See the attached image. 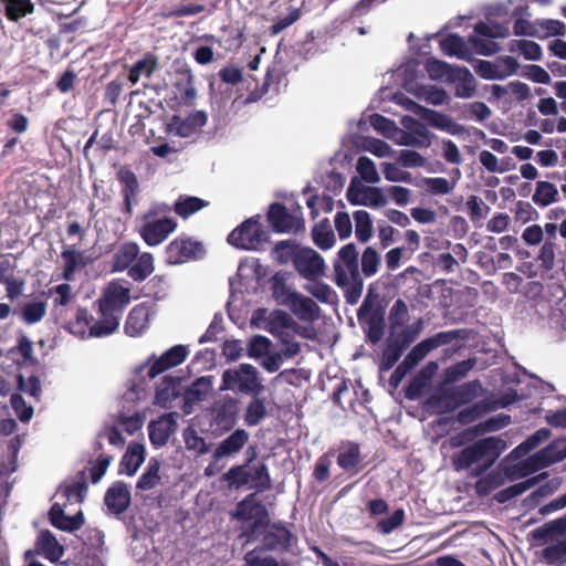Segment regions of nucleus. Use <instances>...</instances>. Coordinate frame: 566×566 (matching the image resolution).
I'll return each instance as SVG.
<instances>
[{
	"instance_id": "nucleus-1",
	"label": "nucleus",
	"mask_w": 566,
	"mask_h": 566,
	"mask_svg": "<svg viewBox=\"0 0 566 566\" xmlns=\"http://www.w3.org/2000/svg\"><path fill=\"white\" fill-rule=\"evenodd\" d=\"M155 270L154 256L150 252H139L135 242L120 244L113 254L112 271H127V275L135 282L145 281Z\"/></svg>"
},
{
	"instance_id": "nucleus-2",
	"label": "nucleus",
	"mask_w": 566,
	"mask_h": 566,
	"mask_svg": "<svg viewBox=\"0 0 566 566\" xmlns=\"http://www.w3.org/2000/svg\"><path fill=\"white\" fill-rule=\"evenodd\" d=\"M504 447V441L497 437L480 439L462 449L454 458L453 464L457 470H467L474 463L485 461V464L475 473L481 474L495 462Z\"/></svg>"
},
{
	"instance_id": "nucleus-3",
	"label": "nucleus",
	"mask_w": 566,
	"mask_h": 566,
	"mask_svg": "<svg viewBox=\"0 0 566 566\" xmlns=\"http://www.w3.org/2000/svg\"><path fill=\"white\" fill-rule=\"evenodd\" d=\"M221 390H232L249 396H260L264 386L259 370L250 364L226 369L222 374Z\"/></svg>"
},
{
	"instance_id": "nucleus-4",
	"label": "nucleus",
	"mask_w": 566,
	"mask_h": 566,
	"mask_svg": "<svg viewBox=\"0 0 566 566\" xmlns=\"http://www.w3.org/2000/svg\"><path fill=\"white\" fill-rule=\"evenodd\" d=\"M357 318L371 344L381 340L385 332V310L378 304V295L371 289L357 311Z\"/></svg>"
},
{
	"instance_id": "nucleus-5",
	"label": "nucleus",
	"mask_w": 566,
	"mask_h": 566,
	"mask_svg": "<svg viewBox=\"0 0 566 566\" xmlns=\"http://www.w3.org/2000/svg\"><path fill=\"white\" fill-rule=\"evenodd\" d=\"M260 214L244 220L228 235V243L241 250H258L268 241L269 235L260 222Z\"/></svg>"
},
{
	"instance_id": "nucleus-6",
	"label": "nucleus",
	"mask_w": 566,
	"mask_h": 566,
	"mask_svg": "<svg viewBox=\"0 0 566 566\" xmlns=\"http://www.w3.org/2000/svg\"><path fill=\"white\" fill-rule=\"evenodd\" d=\"M240 400L231 395L216 399L210 407V427L214 433L231 431L238 421Z\"/></svg>"
},
{
	"instance_id": "nucleus-7",
	"label": "nucleus",
	"mask_w": 566,
	"mask_h": 566,
	"mask_svg": "<svg viewBox=\"0 0 566 566\" xmlns=\"http://www.w3.org/2000/svg\"><path fill=\"white\" fill-rule=\"evenodd\" d=\"M266 220L276 233H296L305 229L301 206L290 212L283 203L273 202L269 207Z\"/></svg>"
},
{
	"instance_id": "nucleus-8",
	"label": "nucleus",
	"mask_w": 566,
	"mask_h": 566,
	"mask_svg": "<svg viewBox=\"0 0 566 566\" xmlns=\"http://www.w3.org/2000/svg\"><path fill=\"white\" fill-rule=\"evenodd\" d=\"M359 253L356 245L350 242L339 249L333 261L334 282L345 289L350 279L361 276L358 263Z\"/></svg>"
},
{
	"instance_id": "nucleus-9",
	"label": "nucleus",
	"mask_w": 566,
	"mask_h": 566,
	"mask_svg": "<svg viewBox=\"0 0 566 566\" xmlns=\"http://www.w3.org/2000/svg\"><path fill=\"white\" fill-rule=\"evenodd\" d=\"M203 244L190 237L179 235L166 247V261L177 265L205 255Z\"/></svg>"
},
{
	"instance_id": "nucleus-10",
	"label": "nucleus",
	"mask_w": 566,
	"mask_h": 566,
	"mask_svg": "<svg viewBox=\"0 0 566 566\" xmlns=\"http://www.w3.org/2000/svg\"><path fill=\"white\" fill-rule=\"evenodd\" d=\"M156 216L154 210L144 214V224L139 229V234L147 245L155 247L163 243L170 233L177 228V222L172 218H161L149 220Z\"/></svg>"
},
{
	"instance_id": "nucleus-11",
	"label": "nucleus",
	"mask_w": 566,
	"mask_h": 566,
	"mask_svg": "<svg viewBox=\"0 0 566 566\" xmlns=\"http://www.w3.org/2000/svg\"><path fill=\"white\" fill-rule=\"evenodd\" d=\"M234 516L240 521H253L251 533H255L260 527L268 526L270 523L265 505L256 499L254 493L247 495L238 503Z\"/></svg>"
},
{
	"instance_id": "nucleus-12",
	"label": "nucleus",
	"mask_w": 566,
	"mask_h": 566,
	"mask_svg": "<svg viewBox=\"0 0 566 566\" xmlns=\"http://www.w3.org/2000/svg\"><path fill=\"white\" fill-rule=\"evenodd\" d=\"M566 458V441L555 440L547 447L530 457L524 463L523 469L526 471L522 475L536 472L541 469L547 468L556 462Z\"/></svg>"
},
{
	"instance_id": "nucleus-13",
	"label": "nucleus",
	"mask_w": 566,
	"mask_h": 566,
	"mask_svg": "<svg viewBox=\"0 0 566 566\" xmlns=\"http://www.w3.org/2000/svg\"><path fill=\"white\" fill-rule=\"evenodd\" d=\"M296 541L295 536L282 524L273 523L268 525V530L263 533L260 551L287 552L292 542Z\"/></svg>"
},
{
	"instance_id": "nucleus-14",
	"label": "nucleus",
	"mask_w": 566,
	"mask_h": 566,
	"mask_svg": "<svg viewBox=\"0 0 566 566\" xmlns=\"http://www.w3.org/2000/svg\"><path fill=\"white\" fill-rule=\"evenodd\" d=\"M295 270L305 279L312 280L324 272V259L312 248L296 251L293 258Z\"/></svg>"
},
{
	"instance_id": "nucleus-15",
	"label": "nucleus",
	"mask_w": 566,
	"mask_h": 566,
	"mask_svg": "<svg viewBox=\"0 0 566 566\" xmlns=\"http://www.w3.org/2000/svg\"><path fill=\"white\" fill-rule=\"evenodd\" d=\"M129 302L130 290L118 282H111L102 297L97 300L98 307H103L105 311L114 312L120 316Z\"/></svg>"
},
{
	"instance_id": "nucleus-16",
	"label": "nucleus",
	"mask_w": 566,
	"mask_h": 566,
	"mask_svg": "<svg viewBox=\"0 0 566 566\" xmlns=\"http://www.w3.org/2000/svg\"><path fill=\"white\" fill-rule=\"evenodd\" d=\"M34 547V552H25V559L31 558L34 553H36L43 555L48 560L54 564L57 563L65 553L64 547L59 543L54 534L49 530H44L39 533Z\"/></svg>"
},
{
	"instance_id": "nucleus-17",
	"label": "nucleus",
	"mask_w": 566,
	"mask_h": 566,
	"mask_svg": "<svg viewBox=\"0 0 566 566\" xmlns=\"http://www.w3.org/2000/svg\"><path fill=\"white\" fill-rule=\"evenodd\" d=\"M132 502L130 490L124 481L114 482L105 492L104 503L114 515H120L127 511Z\"/></svg>"
},
{
	"instance_id": "nucleus-18",
	"label": "nucleus",
	"mask_w": 566,
	"mask_h": 566,
	"mask_svg": "<svg viewBox=\"0 0 566 566\" xmlns=\"http://www.w3.org/2000/svg\"><path fill=\"white\" fill-rule=\"evenodd\" d=\"M188 356V348L184 345H175L165 353L161 354L160 357L156 358L155 361L150 365L148 369V377L155 378L161 373L179 366L182 364Z\"/></svg>"
},
{
	"instance_id": "nucleus-19",
	"label": "nucleus",
	"mask_w": 566,
	"mask_h": 566,
	"mask_svg": "<svg viewBox=\"0 0 566 566\" xmlns=\"http://www.w3.org/2000/svg\"><path fill=\"white\" fill-rule=\"evenodd\" d=\"M177 430L175 413L163 415L158 420L151 421L148 426L149 440L155 447L167 444L171 434Z\"/></svg>"
},
{
	"instance_id": "nucleus-20",
	"label": "nucleus",
	"mask_w": 566,
	"mask_h": 566,
	"mask_svg": "<svg viewBox=\"0 0 566 566\" xmlns=\"http://www.w3.org/2000/svg\"><path fill=\"white\" fill-rule=\"evenodd\" d=\"M150 308L145 303L135 305L127 315L124 331L130 337L140 336L149 325Z\"/></svg>"
},
{
	"instance_id": "nucleus-21",
	"label": "nucleus",
	"mask_w": 566,
	"mask_h": 566,
	"mask_svg": "<svg viewBox=\"0 0 566 566\" xmlns=\"http://www.w3.org/2000/svg\"><path fill=\"white\" fill-rule=\"evenodd\" d=\"M249 441V433L244 429H235L229 437L222 440L213 451L216 460L232 457L240 452Z\"/></svg>"
},
{
	"instance_id": "nucleus-22",
	"label": "nucleus",
	"mask_w": 566,
	"mask_h": 566,
	"mask_svg": "<svg viewBox=\"0 0 566 566\" xmlns=\"http://www.w3.org/2000/svg\"><path fill=\"white\" fill-rule=\"evenodd\" d=\"M98 318H94L90 332L91 337L102 338L114 334L118 327L122 316L111 311L98 307Z\"/></svg>"
},
{
	"instance_id": "nucleus-23",
	"label": "nucleus",
	"mask_w": 566,
	"mask_h": 566,
	"mask_svg": "<svg viewBox=\"0 0 566 566\" xmlns=\"http://www.w3.org/2000/svg\"><path fill=\"white\" fill-rule=\"evenodd\" d=\"M98 318H94L90 332L91 337L102 338L114 334L118 327L122 316L111 311L98 307Z\"/></svg>"
},
{
	"instance_id": "nucleus-24",
	"label": "nucleus",
	"mask_w": 566,
	"mask_h": 566,
	"mask_svg": "<svg viewBox=\"0 0 566 566\" xmlns=\"http://www.w3.org/2000/svg\"><path fill=\"white\" fill-rule=\"evenodd\" d=\"M128 67V81L135 85L140 77L150 78L159 67V59L156 54L147 52Z\"/></svg>"
},
{
	"instance_id": "nucleus-25",
	"label": "nucleus",
	"mask_w": 566,
	"mask_h": 566,
	"mask_svg": "<svg viewBox=\"0 0 566 566\" xmlns=\"http://www.w3.org/2000/svg\"><path fill=\"white\" fill-rule=\"evenodd\" d=\"M410 104L411 107H409V109L412 111L418 116H420L423 120L428 122L431 126L451 134L457 133L455 124L448 115L431 108H427L415 102H410Z\"/></svg>"
},
{
	"instance_id": "nucleus-26",
	"label": "nucleus",
	"mask_w": 566,
	"mask_h": 566,
	"mask_svg": "<svg viewBox=\"0 0 566 566\" xmlns=\"http://www.w3.org/2000/svg\"><path fill=\"white\" fill-rule=\"evenodd\" d=\"M49 518L51 524L65 532H74L82 527L84 523V516L82 512L73 516H67L60 504L54 503L49 511Z\"/></svg>"
},
{
	"instance_id": "nucleus-27",
	"label": "nucleus",
	"mask_w": 566,
	"mask_h": 566,
	"mask_svg": "<svg viewBox=\"0 0 566 566\" xmlns=\"http://www.w3.org/2000/svg\"><path fill=\"white\" fill-rule=\"evenodd\" d=\"M441 51L449 56H457L460 60L471 61L473 53L468 46L463 36L451 33L440 41Z\"/></svg>"
},
{
	"instance_id": "nucleus-28",
	"label": "nucleus",
	"mask_w": 566,
	"mask_h": 566,
	"mask_svg": "<svg viewBox=\"0 0 566 566\" xmlns=\"http://www.w3.org/2000/svg\"><path fill=\"white\" fill-rule=\"evenodd\" d=\"M119 180L123 185V212L130 217L133 214V203L136 201V196L139 191V184L136 175L130 171H124L119 175Z\"/></svg>"
},
{
	"instance_id": "nucleus-29",
	"label": "nucleus",
	"mask_w": 566,
	"mask_h": 566,
	"mask_svg": "<svg viewBox=\"0 0 566 566\" xmlns=\"http://www.w3.org/2000/svg\"><path fill=\"white\" fill-rule=\"evenodd\" d=\"M293 302L290 304V310L302 321H315L319 317V306L310 297L292 295Z\"/></svg>"
},
{
	"instance_id": "nucleus-30",
	"label": "nucleus",
	"mask_w": 566,
	"mask_h": 566,
	"mask_svg": "<svg viewBox=\"0 0 566 566\" xmlns=\"http://www.w3.org/2000/svg\"><path fill=\"white\" fill-rule=\"evenodd\" d=\"M396 134L399 135V138L396 140L399 145L426 148L431 144L430 132L421 123H417L410 133L399 128Z\"/></svg>"
},
{
	"instance_id": "nucleus-31",
	"label": "nucleus",
	"mask_w": 566,
	"mask_h": 566,
	"mask_svg": "<svg viewBox=\"0 0 566 566\" xmlns=\"http://www.w3.org/2000/svg\"><path fill=\"white\" fill-rule=\"evenodd\" d=\"M145 461V449L140 443H132L123 455L119 463V472L134 475Z\"/></svg>"
},
{
	"instance_id": "nucleus-32",
	"label": "nucleus",
	"mask_w": 566,
	"mask_h": 566,
	"mask_svg": "<svg viewBox=\"0 0 566 566\" xmlns=\"http://www.w3.org/2000/svg\"><path fill=\"white\" fill-rule=\"evenodd\" d=\"M289 328L295 332L300 328L290 314L281 310H275L270 314L266 323V331L270 334L276 337H283V331Z\"/></svg>"
},
{
	"instance_id": "nucleus-33",
	"label": "nucleus",
	"mask_w": 566,
	"mask_h": 566,
	"mask_svg": "<svg viewBox=\"0 0 566 566\" xmlns=\"http://www.w3.org/2000/svg\"><path fill=\"white\" fill-rule=\"evenodd\" d=\"M0 4L6 18L11 22H18L35 10L31 0H0Z\"/></svg>"
},
{
	"instance_id": "nucleus-34",
	"label": "nucleus",
	"mask_w": 566,
	"mask_h": 566,
	"mask_svg": "<svg viewBox=\"0 0 566 566\" xmlns=\"http://www.w3.org/2000/svg\"><path fill=\"white\" fill-rule=\"evenodd\" d=\"M271 290L272 296L276 303L287 307L294 300L292 295H297L298 293L296 291H292L286 284V274L283 272H276L271 277Z\"/></svg>"
},
{
	"instance_id": "nucleus-35",
	"label": "nucleus",
	"mask_w": 566,
	"mask_h": 566,
	"mask_svg": "<svg viewBox=\"0 0 566 566\" xmlns=\"http://www.w3.org/2000/svg\"><path fill=\"white\" fill-rule=\"evenodd\" d=\"M61 258L64 262L62 277L65 281H72L76 270L86 265L83 253L73 247L64 248L61 253Z\"/></svg>"
},
{
	"instance_id": "nucleus-36",
	"label": "nucleus",
	"mask_w": 566,
	"mask_h": 566,
	"mask_svg": "<svg viewBox=\"0 0 566 566\" xmlns=\"http://www.w3.org/2000/svg\"><path fill=\"white\" fill-rule=\"evenodd\" d=\"M314 244L321 250H328L334 247L336 238L327 218L321 220L312 228Z\"/></svg>"
},
{
	"instance_id": "nucleus-37",
	"label": "nucleus",
	"mask_w": 566,
	"mask_h": 566,
	"mask_svg": "<svg viewBox=\"0 0 566 566\" xmlns=\"http://www.w3.org/2000/svg\"><path fill=\"white\" fill-rule=\"evenodd\" d=\"M361 462L360 448L358 443L349 442L337 455V464L346 472H358Z\"/></svg>"
},
{
	"instance_id": "nucleus-38",
	"label": "nucleus",
	"mask_w": 566,
	"mask_h": 566,
	"mask_svg": "<svg viewBox=\"0 0 566 566\" xmlns=\"http://www.w3.org/2000/svg\"><path fill=\"white\" fill-rule=\"evenodd\" d=\"M532 200L538 207H547L559 201L558 189L554 184L549 181L539 180L536 182V188Z\"/></svg>"
},
{
	"instance_id": "nucleus-39",
	"label": "nucleus",
	"mask_w": 566,
	"mask_h": 566,
	"mask_svg": "<svg viewBox=\"0 0 566 566\" xmlns=\"http://www.w3.org/2000/svg\"><path fill=\"white\" fill-rule=\"evenodd\" d=\"M209 205L208 201L192 196H180L174 205V211L182 219H187Z\"/></svg>"
},
{
	"instance_id": "nucleus-40",
	"label": "nucleus",
	"mask_w": 566,
	"mask_h": 566,
	"mask_svg": "<svg viewBox=\"0 0 566 566\" xmlns=\"http://www.w3.org/2000/svg\"><path fill=\"white\" fill-rule=\"evenodd\" d=\"M93 321L94 317L88 313L86 308L78 307L75 314V318L69 322L67 329L73 335H76L81 338H90Z\"/></svg>"
},
{
	"instance_id": "nucleus-41",
	"label": "nucleus",
	"mask_w": 566,
	"mask_h": 566,
	"mask_svg": "<svg viewBox=\"0 0 566 566\" xmlns=\"http://www.w3.org/2000/svg\"><path fill=\"white\" fill-rule=\"evenodd\" d=\"M453 394L450 395V397H454L458 400L459 406L467 405L475 400L481 391H482V384L480 380H471L467 381L460 386H455L452 388Z\"/></svg>"
},
{
	"instance_id": "nucleus-42",
	"label": "nucleus",
	"mask_w": 566,
	"mask_h": 566,
	"mask_svg": "<svg viewBox=\"0 0 566 566\" xmlns=\"http://www.w3.org/2000/svg\"><path fill=\"white\" fill-rule=\"evenodd\" d=\"M268 415L265 400L259 396H252L244 411V422L249 427L258 426Z\"/></svg>"
},
{
	"instance_id": "nucleus-43",
	"label": "nucleus",
	"mask_w": 566,
	"mask_h": 566,
	"mask_svg": "<svg viewBox=\"0 0 566 566\" xmlns=\"http://www.w3.org/2000/svg\"><path fill=\"white\" fill-rule=\"evenodd\" d=\"M455 80H459L454 88L457 97L469 98L473 96L476 90L475 80L467 67H457Z\"/></svg>"
},
{
	"instance_id": "nucleus-44",
	"label": "nucleus",
	"mask_w": 566,
	"mask_h": 566,
	"mask_svg": "<svg viewBox=\"0 0 566 566\" xmlns=\"http://www.w3.org/2000/svg\"><path fill=\"white\" fill-rule=\"evenodd\" d=\"M212 382L209 377H200L189 386L185 392V401L187 403H196L202 401L210 390Z\"/></svg>"
},
{
	"instance_id": "nucleus-45",
	"label": "nucleus",
	"mask_w": 566,
	"mask_h": 566,
	"mask_svg": "<svg viewBox=\"0 0 566 566\" xmlns=\"http://www.w3.org/2000/svg\"><path fill=\"white\" fill-rule=\"evenodd\" d=\"M160 462L151 458L148 462L146 471L139 476L136 488L142 491L154 489L160 482Z\"/></svg>"
},
{
	"instance_id": "nucleus-46",
	"label": "nucleus",
	"mask_w": 566,
	"mask_h": 566,
	"mask_svg": "<svg viewBox=\"0 0 566 566\" xmlns=\"http://www.w3.org/2000/svg\"><path fill=\"white\" fill-rule=\"evenodd\" d=\"M48 304L45 301L28 302L21 310V319L29 324H36L43 319L46 314Z\"/></svg>"
},
{
	"instance_id": "nucleus-47",
	"label": "nucleus",
	"mask_w": 566,
	"mask_h": 566,
	"mask_svg": "<svg viewBox=\"0 0 566 566\" xmlns=\"http://www.w3.org/2000/svg\"><path fill=\"white\" fill-rule=\"evenodd\" d=\"M355 234L359 242L366 243L373 235V222L370 214L366 210L354 212Z\"/></svg>"
},
{
	"instance_id": "nucleus-48",
	"label": "nucleus",
	"mask_w": 566,
	"mask_h": 566,
	"mask_svg": "<svg viewBox=\"0 0 566 566\" xmlns=\"http://www.w3.org/2000/svg\"><path fill=\"white\" fill-rule=\"evenodd\" d=\"M305 290L321 303L334 305L338 302L337 293L322 281L307 284Z\"/></svg>"
},
{
	"instance_id": "nucleus-49",
	"label": "nucleus",
	"mask_w": 566,
	"mask_h": 566,
	"mask_svg": "<svg viewBox=\"0 0 566 566\" xmlns=\"http://www.w3.org/2000/svg\"><path fill=\"white\" fill-rule=\"evenodd\" d=\"M457 67L437 59H429L426 62V71L432 80H455Z\"/></svg>"
},
{
	"instance_id": "nucleus-50",
	"label": "nucleus",
	"mask_w": 566,
	"mask_h": 566,
	"mask_svg": "<svg viewBox=\"0 0 566 566\" xmlns=\"http://www.w3.org/2000/svg\"><path fill=\"white\" fill-rule=\"evenodd\" d=\"M451 394H453L452 388L434 394L428 399V405L440 412H452L460 406L457 398L450 397Z\"/></svg>"
},
{
	"instance_id": "nucleus-51",
	"label": "nucleus",
	"mask_w": 566,
	"mask_h": 566,
	"mask_svg": "<svg viewBox=\"0 0 566 566\" xmlns=\"http://www.w3.org/2000/svg\"><path fill=\"white\" fill-rule=\"evenodd\" d=\"M545 475L546 474H541L538 476L531 478L525 481L515 483V484L500 491L496 494V500L502 503V502L509 501L513 497H516V496L523 494L524 492H526L527 490H530L531 488H533L536 483H538L539 479Z\"/></svg>"
},
{
	"instance_id": "nucleus-52",
	"label": "nucleus",
	"mask_w": 566,
	"mask_h": 566,
	"mask_svg": "<svg viewBox=\"0 0 566 566\" xmlns=\"http://www.w3.org/2000/svg\"><path fill=\"white\" fill-rule=\"evenodd\" d=\"M251 472L248 464L233 465L224 474V480L231 489H241L250 482Z\"/></svg>"
},
{
	"instance_id": "nucleus-53",
	"label": "nucleus",
	"mask_w": 566,
	"mask_h": 566,
	"mask_svg": "<svg viewBox=\"0 0 566 566\" xmlns=\"http://www.w3.org/2000/svg\"><path fill=\"white\" fill-rule=\"evenodd\" d=\"M364 198L360 201L355 200L350 195V189L347 192V199L353 205H364L369 207H384L387 203L386 197L384 196L382 189L377 187L364 188Z\"/></svg>"
},
{
	"instance_id": "nucleus-54",
	"label": "nucleus",
	"mask_w": 566,
	"mask_h": 566,
	"mask_svg": "<svg viewBox=\"0 0 566 566\" xmlns=\"http://www.w3.org/2000/svg\"><path fill=\"white\" fill-rule=\"evenodd\" d=\"M408 317L409 310L406 302L401 298L396 300L388 315V322L391 334H394L397 328L402 327L407 322Z\"/></svg>"
},
{
	"instance_id": "nucleus-55",
	"label": "nucleus",
	"mask_w": 566,
	"mask_h": 566,
	"mask_svg": "<svg viewBox=\"0 0 566 566\" xmlns=\"http://www.w3.org/2000/svg\"><path fill=\"white\" fill-rule=\"evenodd\" d=\"M490 411L486 402L480 401L459 411L457 421L460 424H470Z\"/></svg>"
},
{
	"instance_id": "nucleus-56",
	"label": "nucleus",
	"mask_w": 566,
	"mask_h": 566,
	"mask_svg": "<svg viewBox=\"0 0 566 566\" xmlns=\"http://www.w3.org/2000/svg\"><path fill=\"white\" fill-rule=\"evenodd\" d=\"M543 558L549 565L566 563V538L555 544L547 545L543 549Z\"/></svg>"
},
{
	"instance_id": "nucleus-57",
	"label": "nucleus",
	"mask_w": 566,
	"mask_h": 566,
	"mask_svg": "<svg viewBox=\"0 0 566 566\" xmlns=\"http://www.w3.org/2000/svg\"><path fill=\"white\" fill-rule=\"evenodd\" d=\"M422 329V319L419 318L411 325L405 326L398 334H391V338L405 349L416 340Z\"/></svg>"
},
{
	"instance_id": "nucleus-58",
	"label": "nucleus",
	"mask_w": 566,
	"mask_h": 566,
	"mask_svg": "<svg viewBox=\"0 0 566 566\" xmlns=\"http://www.w3.org/2000/svg\"><path fill=\"white\" fill-rule=\"evenodd\" d=\"M369 123L376 132L387 138H394L396 133L399 130V127L392 119L377 113L370 115Z\"/></svg>"
},
{
	"instance_id": "nucleus-59",
	"label": "nucleus",
	"mask_w": 566,
	"mask_h": 566,
	"mask_svg": "<svg viewBox=\"0 0 566 566\" xmlns=\"http://www.w3.org/2000/svg\"><path fill=\"white\" fill-rule=\"evenodd\" d=\"M380 255L373 247H367L361 254V273L370 277L378 272Z\"/></svg>"
},
{
	"instance_id": "nucleus-60",
	"label": "nucleus",
	"mask_w": 566,
	"mask_h": 566,
	"mask_svg": "<svg viewBox=\"0 0 566 566\" xmlns=\"http://www.w3.org/2000/svg\"><path fill=\"white\" fill-rule=\"evenodd\" d=\"M206 6L196 2L180 3L164 13L165 18L192 17L202 13Z\"/></svg>"
},
{
	"instance_id": "nucleus-61",
	"label": "nucleus",
	"mask_w": 566,
	"mask_h": 566,
	"mask_svg": "<svg viewBox=\"0 0 566 566\" xmlns=\"http://www.w3.org/2000/svg\"><path fill=\"white\" fill-rule=\"evenodd\" d=\"M386 0H359L346 13V21L353 22L367 15L374 7L384 3Z\"/></svg>"
},
{
	"instance_id": "nucleus-62",
	"label": "nucleus",
	"mask_w": 566,
	"mask_h": 566,
	"mask_svg": "<svg viewBox=\"0 0 566 566\" xmlns=\"http://www.w3.org/2000/svg\"><path fill=\"white\" fill-rule=\"evenodd\" d=\"M405 348L401 347L398 342H395L391 337L388 338L386 347L382 353V367L384 369L392 368L399 360Z\"/></svg>"
},
{
	"instance_id": "nucleus-63",
	"label": "nucleus",
	"mask_w": 566,
	"mask_h": 566,
	"mask_svg": "<svg viewBox=\"0 0 566 566\" xmlns=\"http://www.w3.org/2000/svg\"><path fill=\"white\" fill-rule=\"evenodd\" d=\"M176 379L170 376L163 378V387L156 390L155 401L166 407L176 397Z\"/></svg>"
},
{
	"instance_id": "nucleus-64",
	"label": "nucleus",
	"mask_w": 566,
	"mask_h": 566,
	"mask_svg": "<svg viewBox=\"0 0 566 566\" xmlns=\"http://www.w3.org/2000/svg\"><path fill=\"white\" fill-rule=\"evenodd\" d=\"M186 448L188 450H192L199 454H205L208 452V446L206 443V440L199 436V433L191 427H188L185 429L182 433Z\"/></svg>"
}]
</instances>
